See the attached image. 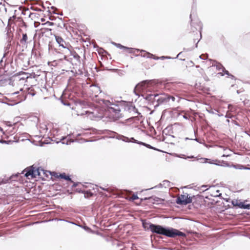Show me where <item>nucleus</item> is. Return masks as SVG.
<instances>
[{
  "instance_id": "61",
  "label": "nucleus",
  "mask_w": 250,
  "mask_h": 250,
  "mask_svg": "<svg viewBox=\"0 0 250 250\" xmlns=\"http://www.w3.org/2000/svg\"><path fill=\"white\" fill-rule=\"evenodd\" d=\"M52 13L53 14H57V15H62V14H61V13L58 14V13H57L55 12L54 11H53Z\"/></svg>"
},
{
  "instance_id": "37",
  "label": "nucleus",
  "mask_w": 250,
  "mask_h": 250,
  "mask_svg": "<svg viewBox=\"0 0 250 250\" xmlns=\"http://www.w3.org/2000/svg\"><path fill=\"white\" fill-rule=\"evenodd\" d=\"M191 140H194L197 142L199 143V144H204V145H206V144L204 142H203L202 141H201L199 139L197 138H195L194 139L191 138Z\"/></svg>"
},
{
  "instance_id": "30",
  "label": "nucleus",
  "mask_w": 250,
  "mask_h": 250,
  "mask_svg": "<svg viewBox=\"0 0 250 250\" xmlns=\"http://www.w3.org/2000/svg\"><path fill=\"white\" fill-rule=\"evenodd\" d=\"M239 202H240V201L238 200H231V205L233 207H234L236 208H238Z\"/></svg>"
},
{
  "instance_id": "58",
  "label": "nucleus",
  "mask_w": 250,
  "mask_h": 250,
  "mask_svg": "<svg viewBox=\"0 0 250 250\" xmlns=\"http://www.w3.org/2000/svg\"><path fill=\"white\" fill-rule=\"evenodd\" d=\"M199 42V40L197 41V42L195 43V48H197L198 47V43Z\"/></svg>"
},
{
  "instance_id": "22",
  "label": "nucleus",
  "mask_w": 250,
  "mask_h": 250,
  "mask_svg": "<svg viewBox=\"0 0 250 250\" xmlns=\"http://www.w3.org/2000/svg\"><path fill=\"white\" fill-rule=\"evenodd\" d=\"M200 160H202L203 161L202 162V163H209V164H214V165H217V166H220V164H219L213 162V161H214L212 160L211 159H209L201 158L200 159Z\"/></svg>"
},
{
  "instance_id": "41",
  "label": "nucleus",
  "mask_w": 250,
  "mask_h": 250,
  "mask_svg": "<svg viewBox=\"0 0 250 250\" xmlns=\"http://www.w3.org/2000/svg\"><path fill=\"white\" fill-rule=\"evenodd\" d=\"M223 72L224 73V75L226 74L228 76V77H229V75L231 74L229 73V72L227 70L225 67H223Z\"/></svg>"
},
{
  "instance_id": "15",
  "label": "nucleus",
  "mask_w": 250,
  "mask_h": 250,
  "mask_svg": "<svg viewBox=\"0 0 250 250\" xmlns=\"http://www.w3.org/2000/svg\"><path fill=\"white\" fill-rule=\"evenodd\" d=\"M173 133V129L172 126H167L164 130L163 131V134L165 135L166 136H170L172 137H174V136L171 135L170 133Z\"/></svg>"
},
{
  "instance_id": "46",
  "label": "nucleus",
  "mask_w": 250,
  "mask_h": 250,
  "mask_svg": "<svg viewBox=\"0 0 250 250\" xmlns=\"http://www.w3.org/2000/svg\"><path fill=\"white\" fill-rule=\"evenodd\" d=\"M138 199H139V197H138V196H137V195H136H136H135V194H134V195L132 196V197H131V199H132V200H133V201L135 200Z\"/></svg>"
},
{
  "instance_id": "8",
  "label": "nucleus",
  "mask_w": 250,
  "mask_h": 250,
  "mask_svg": "<svg viewBox=\"0 0 250 250\" xmlns=\"http://www.w3.org/2000/svg\"><path fill=\"white\" fill-rule=\"evenodd\" d=\"M191 14H190L189 17L190 19L191 29L192 32H194L195 30H199L200 36L202 38L201 30L202 29V24L198 20H197L196 21H193L191 19Z\"/></svg>"
},
{
  "instance_id": "43",
  "label": "nucleus",
  "mask_w": 250,
  "mask_h": 250,
  "mask_svg": "<svg viewBox=\"0 0 250 250\" xmlns=\"http://www.w3.org/2000/svg\"><path fill=\"white\" fill-rule=\"evenodd\" d=\"M207 187H208L207 185H203L201 187V189L203 190V191H206L208 189V188H206V189H204V188H207Z\"/></svg>"
},
{
  "instance_id": "27",
  "label": "nucleus",
  "mask_w": 250,
  "mask_h": 250,
  "mask_svg": "<svg viewBox=\"0 0 250 250\" xmlns=\"http://www.w3.org/2000/svg\"><path fill=\"white\" fill-rule=\"evenodd\" d=\"M112 44L114 45L117 48H120L121 49H124V50H125V49H128V47L125 46L120 43L112 42Z\"/></svg>"
},
{
  "instance_id": "44",
  "label": "nucleus",
  "mask_w": 250,
  "mask_h": 250,
  "mask_svg": "<svg viewBox=\"0 0 250 250\" xmlns=\"http://www.w3.org/2000/svg\"><path fill=\"white\" fill-rule=\"evenodd\" d=\"M75 191L78 193H83L84 192V190L81 189V188H77L75 189Z\"/></svg>"
},
{
  "instance_id": "47",
  "label": "nucleus",
  "mask_w": 250,
  "mask_h": 250,
  "mask_svg": "<svg viewBox=\"0 0 250 250\" xmlns=\"http://www.w3.org/2000/svg\"><path fill=\"white\" fill-rule=\"evenodd\" d=\"M73 183V185L71 186V187L72 188L76 187L79 184H80V183H79V182H74V183Z\"/></svg>"
},
{
  "instance_id": "23",
  "label": "nucleus",
  "mask_w": 250,
  "mask_h": 250,
  "mask_svg": "<svg viewBox=\"0 0 250 250\" xmlns=\"http://www.w3.org/2000/svg\"><path fill=\"white\" fill-rule=\"evenodd\" d=\"M27 40L28 37L26 33L22 34V37L20 40V42L23 44H27Z\"/></svg>"
},
{
  "instance_id": "36",
  "label": "nucleus",
  "mask_w": 250,
  "mask_h": 250,
  "mask_svg": "<svg viewBox=\"0 0 250 250\" xmlns=\"http://www.w3.org/2000/svg\"><path fill=\"white\" fill-rule=\"evenodd\" d=\"M179 157H180L181 158L185 159L194 158V157L193 156H187V157H186V156L185 155H184V154H180L179 156Z\"/></svg>"
},
{
  "instance_id": "33",
  "label": "nucleus",
  "mask_w": 250,
  "mask_h": 250,
  "mask_svg": "<svg viewBox=\"0 0 250 250\" xmlns=\"http://www.w3.org/2000/svg\"><path fill=\"white\" fill-rule=\"evenodd\" d=\"M60 100H61V103L63 105H67V106H70V103L67 101L63 100V98H62V97H61L60 98Z\"/></svg>"
},
{
  "instance_id": "32",
  "label": "nucleus",
  "mask_w": 250,
  "mask_h": 250,
  "mask_svg": "<svg viewBox=\"0 0 250 250\" xmlns=\"http://www.w3.org/2000/svg\"><path fill=\"white\" fill-rule=\"evenodd\" d=\"M91 87L93 88V91H94L95 92V93L99 92L100 93L102 92L100 89V87L98 86L92 85V86H91Z\"/></svg>"
},
{
  "instance_id": "12",
  "label": "nucleus",
  "mask_w": 250,
  "mask_h": 250,
  "mask_svg": "<svg viewBox=\"0 0 250 250\" xmlns=\"http://www.w3.org/2000/svg\"><path fill=\"white\" fill-rule=\"evenodd\" d=\"M131 140H132V142L133 143H135V144H138L140 145H142V146H145L146 147L149 148V149H153V150L159 151H162V150H161L160 149L157 148L153 146H151L149 144H146V143H144V142H143L141 141H138V140H136L135 138H132Z\"/></svg>"
},
{
  "instance_id": "38",
  "label": "nucleus",
  "mask_w": 250,
  "mask_h": 250,
  "mask_svg": "<svg viewBox=\"0 0 250 250\" xmlns=\"http://www.w3.org/2000/svg\"><path fill=\"white\" fill-rule=\"evenodd\" d=\"M208 57V54H202L200 56H199V58L202 59V60H206L207 59Z\"/></svg>"
},
{
  "instance_id": "62",
  "label": "nucleus",
  "mask_w": 250,
  "mask_h": 250,
  "mask_svg": "<svg viewBox=\"0 0 250 250\" xmlns=\"http://www.w3.org/2000/svg\"><path fill=\"white\" fill-rule=\"evenodd\" d=\"M225 200H226V202H229L230 199L229 198H228L225 199Z\"/></svg>"
},
{
  "instance_id": "14",
  "label": "nucleus",
  "mask_w": 250,
  "mask_h": 250,
  "mask_svg": "<svg viewBox=\"0 0 250 250\" xmlns=\"http://www.w3.org/2000/svg\"><path fill=\"white\" fill-rule=\"evenodd\" d=\"M142 52H143L144 53L143 54H141V56L142 57L144 58H151L155 60H158L160 59V57H156L153 54L149 53L148 52H146L144 50H142L141 51Z\"/></svg>"
},
{
  "instance_id": "39",
  "label": "nucleus",
  "mask_w": 250,
  "mask_h": 250,
  "mask_svg": "<svg viewBox=\"0 0 250 250\" xmlns=\"http://www.w3.org/2000/svg\"><path fill=\"white\" fill-rule=\"evenodd\" d=\"M222 163L224 164V165H220V166H225L228 167H232V165L230 166L229 164V163L227 162H225L222 161Z\"/></svg>"
},
{
  "instance_id": "16",
  "label": "nucleus",
  "mask_w": 250,
  "mask_h": 250,
  "mask_svg": "<svg viewBox=\"0 0 250 250\" xmlns=\"http://www.w3.org/2000/svg\"><path fill=\"white\" fill-rule=\"evenodd\" d=\"M59 178L62 179H64L71 183H74V181L72 180L70 176L68 175H66L65 173H60Z\"/></svg>"
},
{
  "instance_id": "25",
  "label": "nucleus",
  "mask_w": 250,
  "mask_h": 250,
  "mask_svg": "<svg viewBox=\"0 0 250 250\" xmlns=\"http://www.w3.org/2000/svg\"><path fill=\"white\" fill-rule=\"evenodd\" d=\"M232 167L237 169H247V167L241 164H232Z\"/></svg>"
},
{
  "instance_id": "7",
  "label": "nucleus",
  "mask_w": 250,
  "mask_h": 250,
  "mask_svg": "<svg viewBox=\"0 0 250 250\" xmlns=\"http://www.w3.org/2000/svg\"><path fill=\"white\" fill-rule=\"evenodd\" d=\"M108 135L109 138H116L119 140H122L123 141L126 143H132L131 139L134 138V137L128 138L127 137L125 136L124 135L119 134L117 133L114 131H111L108 130Z\"/></svg>"
},
{
  "instance_id": "42",
  "label": "nucleus",
  "mask_w": 250,
  "mask_h": 250,
  "mask_svg": "<svg viewBox=\"0 0 250 250\" xmlns=\"http://www.w3.org/2000/svg\"><path fill=\"white\" fill-rule=\"evenodd\" d=\"M48 173H49L51 175L54 176L55 177L59 178V175H58V173L56 172H52V173L50 171H48Z\"/></svg>"
},
{
  "instance_id": "60",
  "label": "nucleus",
  "mask_w": 250,
  "mask_h": 250,
  "mask_svg": "<svg viewBox=\"0 0 250 250\" xmlns=\"http://www.w3.org/2000/svg\"><path fill=\"white\" fill-rule=\"evenodd\" d=\"M47 22L49 23V24L50 25H53L54 24L53 22H49V21H48Z\"/></svg>"
},
{
  "instance_id": "19",
  "label": "nucleus",
  "mask_w": 250,
  "mask_h": 250,
  "mask_svg": "<svg viewBox=\"0 0 250 250\" xmlns=\"http://www.w3.org/2000/svg\"><path fill=\"white\" fill-rule=\"evenodd\" d=\"M212 67H215L217 70H220L222 69V71L223 70V67H224L221 63L216 62V61H213L212 64Z\"/></svg>"
},
{
  "instance_id": "4",
  "label": "nucleus",
  "mask_w": 250,
  "mask_h": 250,
  "mask_svg": "<svg viewBox=\"0 0 250 250\" xmlns=\"http://www.w3.org/2000/svg\"><path fill=\"white\" fill-rule=\"evenodd\" d=\"M204 198V197L200 194L190 197L188 196V193H186V194L181 195L180 196L178 197L176 200V203L180 205H187L191 203H193V205L197 204L199 205L200 203H197V202H201Z\"/></svg>"
},
{
  "instance_id": "40",
  "label": "nucleus",
  "mask_w": 250,
  "mask_h": 250,
  "mask_svg": "<svg viewBox=\"0 0 250 250\" xmlns=\"http://www.w3.org/2000/svg\"><path fill=\"white\" fill-rule=\"evenodd\" d=\"M182 52H180L176 57L172 58L169 56H166V59H177L181 54Z\"/></svg>"
},
{
  "instance_id": "45",
  "label": "nucleus",
  "mask_w": 250,
  "mask_h": 250,
  "mask_svg": "<svg viewBox=\"0 0 250 250\" xmlns=\"http://www.w3.org/2000/svg\"><path fill=\"white\" fill-rule=\"evenodd\" d=\"M59 221H65V222H67L69 223H70V224H75V225H76V224H75V223H74V222H73L69 221H67V220H65V219H59Z\"/></svg>"
},
{
  "instance_id": "3",
  "label": "nucleus",
  "mask_w": 250,
  "mask_h": 250,
  "mask_svg": "<svg viewBox=\"0 0 250 250\" xmlns=\"http://www.w3.org/2000/svg\"><path fill=\"white\" fill-rule=\"evenodd\" d=\"M143 227L146 230H149L153 233L164 235L169 238H175L177 236L186 237L187 234L179 230L172 227L154 224L142 220Z\"/></svg>"
},
{
  "instance_id": "1",
  "label": "nucleus",
  "mask_w": 250,
  "mask_h": 250,
  "mask_svg": "<svg viewBox=\"0 0 250 250\" xmlns=\"http://www.w3.org/2000/svg\"><path fill=\"white\" fill-rule=\"evenodd\" d=\"M158 83L156 80H146L138 83L134 89L136 96L142 97L149 105H153L154 109L160 106L164 108L170 106L175 100L172 95L155 91L154 86Z\"/></svg>"
},
{
  "instance_id": "29",
  "label": "nucleus",
  "mask_w": 250,
  "mask_h": 250,
  "mask_svg": "<svg viewBox=\"0 0 250 250\" xmlns=\"http://www.w3.org/2000/svg\"><path fill=\"white\" fill-rule=\"evenodd\" d=\"M84 193V197L85 198H89L92 196H93V193L91 192L90 190H86V191H85L84 190V192H83Z\"/></svg>"
},
{
  "instance_id": "13",
  "label": "nucleus",
  "mask_w": 250,
  "mask_h": 250,
  "mask_svg": "<svg viewBox=\"0 0 250 250\" xmlns=\"http://www.w3.org/2000/svg\"><path fill=\"white\" fill-rule=\"evenodd\" d=\"M120 104L124 107L125 111L130 113L131 112V110L134 109V105L131 103L123 101L120 103Z\"/></svg>"
},
{
  "instance_id": "50",
  "label": "nucleus",
  "mask_w": 250,
  "mask_h": 250,
  "mask_svg": "<svg viewBox=\"0 0 250 250\" xmlns=\"http://www.w3.org/2000/svg\"><path fill=\"white\" fill-rule=\"evenodd\" d=\"M19 173H18L17 174H15V175H13L12 176H11L10 179H11L12 180H15L14 179H13V178H14V177H17V176H19Z\"/></svg>"
},
{
  "instance_id": "49",
  "label": "nucleus",
  "mask_w": 250,
  "mask_h": 250,
  "mask_svg": "<svg viewBox=\"0 0 250 250\" xmlns=\"http://www.w3.org/2000/svg\"><path fill=\"white\" fill-rule=\"evenodd\" d=\"M11 141H5V140H2V144H9L10 143H11Z\"/></svg>"
},
{
  "instance_id": "5",
  "label": "nucleus",
  "mask_w": 250,
  "mask_h": 250,
  "mask_svg": "<svg viewBox=\"0 0 250 250\" xmlns=\"http://www.w3.org/2000/svg\"><path fill=\"white\" fill-rule=\"evenodd\" d=\"M66 54L64 55V59L70 62L72 65H77L81 63L80 56L73 50L66 49L64 51Z\"/></svg>"
},
{
  "instance_id": "17",
  "label": "nucleus",
  "mask_w": 250,
  "mask_h": 250,
  "mask_svg": "<svg viewBox=\"0 0 250 250\" xmlns=\"http://www.w3.org/2000/svg\"><path fill=\"white\" fill-rule=\"evenodd\" d=\"M71 135L69 134L68 137H69L68 139H67V140L65 141V139H66L67 137H62V139H61L60 142H62V144H66L67 145L70 144L71 143H73L74 142V140H72L70 138Z\"/></svg>"
},
{
  "instance_id": "63",
  "label": "nucleus",
  "mask_w": 250,
  "mask_h": 250,
  "mask_svg": "<svg viewBox=\"0 0 250 250\" xmlns=\"http://www.w3.org/2000/svg\"><path fill=\"white\" fill-rule=\"evenodd\" d=\"M191 138H188V137H186V138H185V140H191Z\"/></svg>"
},
{
  "instance_id": "57",
  "label": "nucleus",
  "mask_w": 250,
  "mask_h": 250,
  "mask_svg": "<svg viewBox=\"0 0 250 250\" xmlns=\"http://www.w3.org/2000/svg\"><path fill=\"white\" fill-rule=\"evenodd\" d=\"M51 49H53L52 46L49 44L48 45V50L49 51H50Z\"/></svg>"
},
{
  "instance_id": "28",
  "label": "nucleus",
  "mask_w": 250,
  "mask_h": 250,
  "mask_svg": "<svg viewBox=\"0 0 250 250\" xmlns=\"http://www.w3.org/2000/svg\"><path fill=\"white\" fill-rule=\"evenodd\" d=\"M170 182L168 180H164L163 181V184L160 183L158 186V187H162L163 186L165 188L170 187Z\"/></svg>"
},
{
  "instance_id": "34",
  "label": "nucleus",
  "mask_w": 250,
  "mask_h": 250,
  "mask_svg": "<svg viewBox=\"0 0 250 250\" xmlns=\"http://www.w3.org/2000/svg\"><path fill=\"white\" fill-rule=\"evenodd\" d=\"M28 94L34 96L36 95V93L34 89L30 88L28 90Z\"/></svg>"
},
{
  "instance_id": "18",
  "label": "nucleus",
  "mask_w": 250,
  "mask_h": 250,
  "mask_svg": "<svg viewBox=\"0 0 250 250\" xmlns=\"http://www.w3.org/2000/svg\"><path fill=\"white\" fill-rule=\"evenodd\" d=\"M133 112L134 113L137 114V116L132 117L131 119H136L138 121L140 120L141 118H143V116L142 115L141 113L139 112L137 108H136V107L134 106V109L131 110V112Z\"/></svg>"
},
{
  "instance_id": "64",
  "label": "nucleus",
  "mask_w": 250,
  "mask_h": 250,
  "mask_svg": "<svg viewBox=\"0 0 250 250\" xmlns=\"http://www.w3.org/2000/svg\"><path fill=\"white\" fill-rule=\"evenodd\" d=\"M49 20H51V21H53V20H54V19H53L52 17H49Z\"/></svg>"
},
{
  "instance_id": "10",
  "label": "nucleus",
  "mask_w": 250,
  "mask_h": 250,
  "mask_svg": "<svg viewBox=\"0 0 250 250\" xmlns=\"http://www.w3.org/2000/svg\"><path fill=\"white\" fill-rule=\"evenodd\" d=\"M143 200H149V203L153 204H163L164 202V199L156 196H151L149 197H145L144 199H141V201Z\"/></svg>"
},
{
  "instance_id": "53",
  "label": "nucleus",
  "mask_w": 250,
  "mask_h": 250,
  "mask_svg": "<svg viewBox=\"0 0 250 250\" xmlns=\"http://www.w3.org/2000/svg\"><path fill=\"white\" fill-rule=\"evenodd\" d=\"M221 195H222V194H221V193H220V194H218V195H213V196H214V197H221ZM211 196H212V195H211Z\"/></svg>"
},
{
  "instance_id": "6",
  "label": "nucleus",
  "mask_w": 250,
  "mask_h": 250,
  "mask_svg": "<svg viewBox=\"0 0 250 250\" xmlns=\"http://www.w3.org/2000/svg\"><path fill=\"white\" fill-rule=\"evenodd\" d=\"M26 96L22 93L21 94L18 95L16 98H14L12 100H10V99L6 98V100L8 101V102H9L10 103L5 102L4 101H2L1 102L7 105L13 106L17 104L21 103V102L24 101L26 99Z\"/></svg>"
},
{
  "instance_id": "35",
  "label": "nucleus",
  "mask_w": 250,
  "mask_h": 250,
  "mask_svg": "<svg viewBox=\"0 0 250 250\" xmlns=\"http://www.w3.org/2000/svg\"><path fill=\"white\" fill-rule=\"evenodd\" d=\"M80 227H82V228H83L85 230L88 231V232H93V230L89 228L88 227V226H79Z\"/></svg>"
},
{
  "instance_id": "2",
  "label": "nucleus",
  "mask_w": 250,
  "mask_h": 250,
  "mask_svg": "<svg viewBox=\"0 0 250 250\" xmlns=\"http://www.w3.org/2000/svg\"><path fill=\"white\" fill-rule=\"evenodd\" d=\"M95 98L94 101L99 104V106L101 107V109L99 110L97 108H96L91 112V113L94 118L102 119L104 112H108L110 117L114 121H117L123 117L121 113L120 104L114 103L112 100L111 102L109 100L99 98L98 95L96 94L95 95Z\"/></svg>"
},
{
  "instance_id": "9",
  "label": "nucleus",
  "mask_w": 250,
  "mask_h": 250,
  "mask_svg": "<svg viewBox=\"0 0 250 250\" xmlns=\"http://www.w3.org/2000/svg\"><path fill=\"white\" fill-rule=\"evenodd\" d=\"M36 167H34V165H32L25 168L22 171V174H24V176L27 178L29 176H31L32 178H36Z\"/></svg>"
},
{
  "instance_id": "55",
  "label": "nucleus",
  "mask_w": 250,
  "mask_h": 250,
  "mask_svg": "<svg viewBox=\"0 0 250 250\" xmlns=\"http://www.w3.org/2000/svg\"><path fill=\"white\" fill-rule=\"evenodd\" d=\"M166 56H163L160 57V59L163 60L166 59Z\"/></svg>"
},
{
  "instance_id": "20",
  "label": "nucleus",
  "mask_w": 250,
  "mask_h": 250,
  "mask_svg": "<svg viewBox=\"0 0 250 250\" xmlns=\"http://www.w3.org/2000/svg\"><path fill=\"white\" fill-rule=\"evenodd\" d=\"M75 104L76 106H80L82 108H83L86 105V102L80 99H77L75 101Z\"/></svg>"
},
{
  "instance_id": "51",
  "label": "nucleus",
  "mask_w": 250,
  "mask_h": 250,
  "mask_svg": "<svg viewBox=\"0 0 250 250\" xmlns=\"http://www.w3.org/2000/svg\"><path fill=\"white\" fill-rule=\"evenodd\" d=\"M19 93V91H17V92H14V93H11V94H9V95L10 96H13V95L18 94Z\"/></svg>"
},
{
  "instance_id": "21",
  "label": "nucleus",
  "mask_w": 250,
  "mask_h": 250,
  "mask_svg": "<svg viewBox=\"0 0 250 250\" xmlns=\"http://www.w3.org/2000/svg\"><path fill=\"white\" fill-rule=\"evenodd\" d=\"M238 208L250 209V204H246L244 202H239Z\"/></svg>"
},
{
  "instance_id": "24",
  "label": "nucleus",
  "mask_w": 250,
  "mask_h": 250,
  "mask_svg": "<svg viewBox=\"0 0 250 250\" xmlns=\"http://www.w3.org/2000/svg\"><path fill=\"white\" fill-rule=\"evenodd\" d=\"M41 171L43 173H45V172H47V170H45L41 167H36V173H35L36 177L37 176H41Z\"/></svg>"
},
{
  "instance_id": "56",
  "label": "nucleus",
  "mask_w": 250,
  "mask_h": 250,
  "mask_svg": "<svg viewBox=\"0 0 250 250\" xmlns=\"http://www.w3.org/2000/svg\"><path fill=\"white\" fill-rule=\"evenodd\" d=\"M100 188H101L103 190H104V191H107L108 190L107 188H103L102 187H100Z\"/></svg>"
},
{
  "instance_id": "31",
  "label": "nucleus",
  "mask_w": 250,
  "mask_h": 250,
  "mask_svg": "<svg viewBox=\"0 0 250 250\" xmlns=\"http://www.w3.org/2000/svg\"><path fill=\"white\" fill-rule=\"evenodd\" d=\"M40 128H41V130H40V131L41 133H42L43 131H44L46 132L48 130L47 126L45 124L41 125Z\"/></svg>"
},
{
  "instance_id": "11",
  "label": "nucleus",
  "mask_w": 250,
  "mask_h": 250,
  "mask_svg": "<svg viewBox=\"0 0 250 250\" xmlns=\"http://www.w3.org/2000/svg\"><path fill=\"white\" fill-rule=\"evenodd\" d=\"M55 39L60 46H62L65 49L64 51H66V49H69V47L72 48L70 44L68 43H66L61 37L55 36Z\"/></svg>"
},
{
  "instance_id": "59",
  "label": "nucleus",
  "mask_w": 250,
  "mask_h": 250,
  "mask_svg": "<svg viewBox=\"0 0 250 250\" xmlns=\"http://www.w3.org/2000/svg\"><path fill=\"white\" fill-rule=\"evenodd\" d=\"M194 135L196 136V135L197 134V130H194Z\"/></svg>"
},
{
  "instance_id": "48",
  "label": "nucleus",
  "mask_w": 250,
  "mask_h": 250,
  "mask_svg": "<svg viewBox=\"0 0 250 250\" xmlns=\"http://www.w3.org/2000/svg\"><path fill=\"white\" fill-rule=\"evenodd\" d=\"M193 49H194V47H191V48H184V50L186 51L187 52L190 51Z\"/></svg>"
},
{
  "instance_id": "26",
  "label": "nucleus",
  "mask_w": 250,
  "mask_h": 250,
  "mask_svg": "<svg viewBox=\"0 0 250 250\" xmlns=\"http://www.w3.org/2000/svg\"><path fill=\"white\" fill-rule=\"evenodd\" d=\"M128 49H125V51L128 52L129 53L132 54V53H135V52H142L141 51L142 50H140L139 49H135L133 48H130L128 47Z\"/></svg>"
},
{
  "instance_id": "52",
  "label": "nucleus",
  "mask_w": 250,
  "mask_h": 250,
  "mask_svg": "<svg viewBox=\"0 0 250 250\" xmlns=\"http://www.w3.org/2000/svg\"><path fill=\"white\" fill-rule=\"evenodd\" d=\"M229 77L230 78H231V79H232V80H235L236 79L234 75H232V74H230L229 75Z\"/></svg>"
},
{
  "instance_id": "54",
  "label": "nucleus",
  "mask_w": 250,
  "mask_h": 250,
  "mask_svg": "<svg viewBox=\"0 0 250 250\" xmlns=\"http://www.w3.org/2000/svg\"><path fill=\"white\" fill-rule=\"evenodd\" d=\"M217 75H220L221 76H223L224 75V73L223 72V71L222 72H219V73H218Z\"/></svg>"
}]
</instances>
